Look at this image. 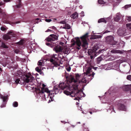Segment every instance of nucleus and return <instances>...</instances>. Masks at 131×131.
<instances>
[{
	"instance_id": "obj_3",
	"label": "nucleus",
	"mask_w": 131,
	"mask_h": 131,
	"mask_svg": "<svg viewBox=\"0 0 131 131\" xmlns=\"http://www.w3.org/2000/svg\"><path fill=\"white\" fill-rule=\"evenodd\" d=\"M87 65L89 67L88 68L86 71V74L88 76H92L93 78L95 73L94 72H93L92 69H93L95 70H96L97 68L93 67L94 64L93 61L92 60H89L87 61Z\"/></svg>"
},
{
	"instance_id": "obj_47",
	"label": "nucleus",
	"mask_w": 131,
	"mask_h": 131,
	"mask_svg": "<svg viewBox=\"0 0 131 131\" xmlns=\"http://www.w3.org/2000/svg\"><path fill=\"white\" fill-rule=\"evenodd\" d=\"M42 88H44L46 86V85L44 84H42Z\"/></svg>"
},
{
	"instance_id": "obj_10",
	"label": "nucleus",
	"mask_w": 131,
	"mask_h": 131,
	"mask_svg": "<svg viewBox=\"0 0 131 131\" xmlns=\"http://www.w3.org/2000/svg\"><path fill=\"white\" fill-rule=\"evenodd\" d=\"M62 47L59 45L56 46L53 49V50L57 53L62 52Z\"/></svg>"
},
{
	"instance_id": "obj_56",
	"label": "nucleus",
	"mask_w": 131,
	"mask_h": 131,
	"mask_svg": "<svg viewBox=\"0 0 131 131\" xmlns=\"http://www.w3.org/2000/svg\"><path fill=\"white\" fill-rule=\"evenodd\" d=\"M50 102V100L48 101V103H49Z\"/></svg>"
},
{
	"instance_id": "obj_62",
	"label": "nucleus",
	"mask_w": 131,
	"mask_h": 131,
	"mask_svg": "<svg viewBox=\"0 0 131 131\" xmlns=\"http://www.w3.org/2000/svg\"><path fill=\"white\" fill-rule=\"evenodd\" d=\"M60 63L61 64H62V63H61L60 62Z\"/></svg>"
},
{
	"instance_id": "obj_25",
	"label": "nucleus",
	"mask_w": 131,
	"mask_h": 131,
	"mask_svg": "<svg viewBox=\"0 0 131 131\" xmlns=\"http://www.w3.org/2000/svg\"><path fill=\"white\" fill-rule=\"evenodd\" d=\"M126 26L127 29H131V23L126 24Z\"/></svg>"
},
{
	"instance_id": "obj_41",
	"label": "nucleus",
	"mask_w": 131,
	"mask_h": 131,
	"mask_svg": "<svg viewBox=\"0 0 131 131\" xmlns=\"http://www.w3.org/2000/svg\"><path fill=\"white\" fill-rule=\"evenodd\" d=\"M50 61L52 63H53V62H54V60L53 59H50Z\"/></svg>"
},
{
	"instance_id": "obj_28",
	"label": "nucleus",
	"mask_w": 131,
	"mask_h": 131,
	"mask_svg": "<svg viewBox=\"0 0 131 131\" xmlns=\"http://www.w3.org/2000/svg\"><path fill=\"white\" fill-rule=\"evenodd\" d=\"M23 40H21L20 41L17 42V43L20 45H22L23 44Z\"/></svg>"
},
{
	"instance_id": "obj_18",
	"label": "nucleus",
	"mask_w": 131,
	"mask_h": 131,
	"mask_svg": "<svg viewBox=\"0 0 131 131\" xmlns=\"http://www.w3.org/2000/svg\"><path fill=\"white\" fill-rule=\"evenodd\" d=\"M0 98L3 100V102H5L7 98V96H3L1 94H0Z\"/></svg>"
},
{
	"instance_id": "obj_46",
	"label": "nucleus",
	"mask_w": 131,
	"mask_h": 131,
	"mask_svg": "<svg viewBox=\"0 0 131 131\" xmlns=\"http://www.w3.org/2000/svg\"><path fill=\"white\" fill-rule=\"evenodd\" d=\"M5 105L4 104H2L1 106V107H5Z\"/></svg>"
},
{
	"instance_id": "obj_16",
	"label": "nucleus",
	"mask_w": 131,
	"mask_h": 131,
	"mask_svg": "<svg viewBox=\"0 0 131 131\" xmlns=\"http://www.w3.org/2000/svg\"><path fill=\"white\" fill-rule=\"evenodd\" d=\"M102 37L101 35H93L92 36L91 38L92 39H94L97 38H100Z\"/></svg>"
},
{
	"instance_id": "obj_58",
	"label": "nucleus",
	"mask_w": 131,
	"mask_h": 131,
	"mask_svg": "<svg viewBox=\"0 0 131 131\" xmlns=\"http://www.w3.org/2000/svg\"><path fill=\"white\" fill-rule=\"evenodd\" d=\"M39 20V19L38 18H37L36 19V20Z\"/></svg>"
},
{
	"instance_id": "obj_50",
	"label": "nucleus",
	"mask_w": 131,
	"mask_h": 131,
	"mask_svg": "<svg viewBox=\"0 0 131 131\" xmlns=\"http://www.w3.org/2000/svg\"><path fill=\"white\" fill-rule=\"evenodd\" d=\"M2 10L0 8V13H2Z\"/></svg>"
},
{
	"instance_id": "obj_14",
	"label": "nucleus",
	"mask_w": 131,
	"mask_h": 131,
	"mask_svg": "<svg viewBox=\"0 0 131 131\" xmlns=\"http://www.w3.org/2000/svg\"><path fill=\"white\" fill-rule=\"evenodd\" d=\"M124 50H116L115 49H113L111 50V52L113 53H119L120 54H122L124 53Z\"/></svg>"
},
{
	"instance_id": "obj_11",
	"label": "nucleus",
	"mask_w": 131,
	"mask_h": 131,
	"mask_svg": "<svg viewBox=\"0 0 131 131\" xmlns=\"http://www.w3.org/2000/svg\"><path fill=\"white\" fill-rule=\"evenodd\" d=\"M117 106L118 110H120L125 111L126 107L125 105L119 103L117 104Z\"/></svg>"
},
{
	"instance_id": "obj_27",
	"label": "nucleus",
	"mask_w": 131,
	"mask_h": 131,
	"mask_svg": "<svg viewBox=\"0 0 131 131\" xmlns=\"http://www.w3.org/2000/svg\"><path fill=\"white\" fill-rule=\"evenodd\" d=\"M98 2L99 4H103L105 3V2L103 0H98Z\"/></svg>"
},
{
	"instance_id": "obj_15",
	"label": "nucleus",
	"mask_w": 131,
	"mask_h": 131,
	"mask_svg": "<svg viewBox=\"0 0 131 131\" xmlns=\"http://www.w3.org/2000/svg\"><path fill=\"white\" fill-rule=\"evenodd\" d=\"M78 15L77 13L75 12L71 16V17L72 18L74 19L78 17Z\"/></svg>"
},
{
	"instance_id": "obj_38",
	"label": "nucleus",
	"mask_w": 131,
	"mask_h": 131,
	"mask_svg": "<svg viewBox=\"0 0 131 131\" xmlns=\"http://www.w3.org/2000/svg\"><path fill=\"white\" fill-rule=\"evenodd\" d=\"M49 28L54 30L56 29V27L54 26L51 27H50Z\"/></svg>"
},
{
	"instance_id": "obj_34",
	"label": "nucleus",
	"mask_w": 131,
	"mask_h": 131,
	"mask_svg": "<svg viewBox=\"0 0 131 131\" xmlns=\"http://www.w3.org/2000/svg\"><path fill=\"white\" fill-rule=\"evenodd\" d=\"M1 30L4 31L6 30V29L3 27H2L1 28Z\"/></svg>"
},
{
	"instance_id": "obj_26",
	"label": "nucleus",
	"mask_w": 131,
	"mask_h": 131,
	"mask_svg": "<svg viewBox=\"0 0 131 131\" xmlns=\"http://www.w3.org/2000/svg\"><path fill=\"white\" fill-rule=\"evenodd\" d=\"M1 46L2 47L4 48H8V47L3 42L2 43Z\"/></svg>"
},
{
	"instance_id": "obj_17",
	"label": "nucleus",
	"mask_w": 131,
	"mask_h": 131,
	"mask_svg": "<svg viewBox=\"0 0 131 131\" xmlns=\"http://www.w3.org/2000/svg\"><path fill=\"white\" fill-rule=\"evenodd\" d=\"M46 45H47L51 47H52L53 46V47L56 45L55 43L54 42H52L51 43H46Z\"/></svg>"
},
{
	"instance_id": "obj_22",
	"label": "nucleus",
	"mask_w": 131,
	"mask_h": 131,
	"mask_svg": "<svg viewBox=\"0 0 131 131\" xmlns=\"http://www.w3.org/2000/svg\"><path fill=\"white\" fill-rule=\"evenodd\" d=\"M38 65L40 66H43L44 63L42 62V61L41 60L38 62Z\"/></svg>"
},
{
	"instance_id": "obj_2",
	"label": "nucleus",
	"mask_w": 131,
	"mask_h": 131,
	"mask_svg": "<svg viewBox=\"0 0 131 131\" xmlns=\"http://www.w3.org/2000/svg\"><path fill=\"white\" fill-rule=\"evenodd\" d=\"M89 33L87 32L83 36L80 37L81 42L79 37H77L76 39V44L78 47L77 48L80 50L81 49V46L85 49H87L88 45L87 41V39L88 37Z\"/></svg>"
},
{
	"instance_id": "obj_53",
	"label": "nucleus",
	"mask_w": 131,
	"mask_h": 131,
	"mask_svg": "<svg viewBox=\"0 0 131 131\" xmlns=\"http://www.w3.org/2000/svg\"><path fill=\"white\" fill-rule=\"evenodd\" d=\"M2 71V70L1 68L0 67V71Z\"/></svg>"
},
{
	"instance_id": "obj_55",
	"label": "nucleus",
	"mask_w": 131,
	"mask_h": 131,
	"mask_svg": "<svg viewBox=\"0 0 131 131\" xmlns=\"http://www.w3.org/2000/svg\"><path fill=\"white\" fill-rule=\"evenodd\" d=\"M19 22H20L19 21L17 22L15 24H18V23H19Z\"/></svg>"
},
{
	"instance_id": "obj_59",
	"label": "nucleus",
	"mask_w": 131,
	"mask_h": 131,
	"mask_svg": "<svg viewBox=\"0 0 131 131\" xmlns=\"http://www.w3.org/2000/svg\"><path fill=\"white\" fill-rule=\"evenodd\" d=\"M78 103H77V102L76 103V104L77 105H78Z\"/></svg>"
},
{
	"instance_id": "obj_39",
	"label": "nucleus",
	"mask_w": 131,
	"mask_h": 131,
	"mask_svg": "<svg viewBox=\"0 0 131 131\" xmlns=\"http://www.w3.org/2000/svg\"><path fill=\"white\" fill-rule=\"evenodd\" d=\"M11 0H4V1L5 2H9L11 1Z\"/></svg>"
},
{
	"instance_id": "obj_45",
	"label": "nucleus",
	"mask_w": 131,
	"mask_h": 131,
	"mask_svg": "<svg viewBox=\"0 0 131 131\" xmlns=\"http://www.w3.org/2000/svg\"><path fill=\"white\" fill-rule=\"evenodd\" d=\"M59 44L60 45H63L64 44V43L63 42H60L59 43Z\"/></svg>"
},
{
	"instance_id": "obj_57",
	"label": "nucleus",
	"mask_w": 131,
	"mask_h": 131,
	"mask_svg": "<svg viewBox=\"0 0 131 131\" xmlns=\"http://www.w3.org/2000/svg\"><path fill=\"white\" fill-rule=\"evenodd\" d=\"M75 99L76 100H78V98H76Z\"/></svg>"
},
{
	"instance_id": "obj_4",
	"label": "nucleus",
	"mask_w": 131,
	"mask_h": 131,
	"mask_svg": "<svg viewBox=\"0 0 131 131\" xmlns=\"http://www.w3.org/2000/svg\"><path fill=\"white\" fill-rule=\"evenodd\" d=\"M36 89L37 92L38 93H44V92H45L47 93L48 94V95H52L51 96L50 95V97L51 98V101H53L51 97L53 94V91H51L52 93H51V92L48 90L47 88H37V89Z\"/></svg>"
},
{
	"instance_id": "obj_60",
	"label": "nucleus",
	"mask_w": 131,
	"mask_h": 131,
	"mask_svg": "<svg viewBox=\"0 0 131 131\" xmlns=\"http://www.w3.org/2000/svg\"><path fill=\"white\" fill-rule=\"evenodd\" d=\"M112 108H113V110H114V109H113V107H112Z\"/></svg>"
},
{
	"instance_id": "obj_33",
	"label": "nucleus",
	"mask_w": 131,
	"mask_h": 131,
	"mask_svg": "<svg viewBox=\"0 0 131 131\" xmlns=\"http://www.w3.org/2000/svg\"><path fill=\"white\" fill-rule=\"evenodd\" d=\"M127 79L131 81V75H128L127 76Z\"/></svg>"
},
{
	"instance_id": "obj_19",
	"label": "nucleus",
	"mask_w": 131,
	"mask_h": 131,
	"mask_svg": "<svg viewBox=\"0 0 131 131\" xmlns=\"http://www.w3.org/2000/svg\"><path fill=\"white\" fill-rule=\"evenodd\" d=\"M102 22L106 23V20L104 18H101L98 21V23H100Z\"/></svg>"
},
{
	"instance_id": "obj_1",
	"label": "nucleus",
	"mask_w": 131,
	"mask_h": 131,
	"mask_svg": "<svg viewBox=\"0 0 131 131\" xmlns=\"http://www.w3.org/2000/svg\"><path fill=\"white\" fill-rule=\"evenodd\" d=\"M75 75L76 80H75L73 77H72L71 79V81L74 82L75 83V84L69 87L68 85H64L63 83V85L62 86L61 84L62 83H61L59 85V87L63 90H64L67 88H68L69 89L68 90H69L70 92L65 90L63 92L64 94L66 95H70L72 97H74L75 95H78V94H79L80 91L78 89V83L80 84L83 82L82 81L79 80L80 75L78 73L75 74Z\"/></svg>"
},
{
	"instance_id": "obj_49",
	"label": "nucleus",
	"mask_w": 131,
	"mask_h": 131,
	"mask_svg": "<svg viewBox=\"0 0 131 131\" xmlns=\"http://www.w3.org/2000/svg\"><path fill=\"white\" fill-rule=\"evenodd\" d=\"M5 3H3L2 2L0 3V5H3Z\"/></svg>"
},
{
	"instance_id": "obj_8",
	"label": "nucleus",
	"mask_w": 131,
	"mask_h": 131,
	"mask_svg": "<svg viewBox=\"0 0 131 131\" xmlns=\"http://www.w3.org/2000/svg\"><path fill=\"white\" fill-rule=\"evenodd\" d=\"M58 35L55 34H51L47 37L45 40L48 42L54 41L58 40Z\"/></svg>"
},
{
	"instance_id": "obj_30",
	"label": "nucleus",
	"mask_w": 131,
	"mask_h": 131,
	"mask_svg": "<svg viewBox=\"0 0 131 131\" xmlns=\"http://www.w3.org/2000/svg\"><path fill=\"white\" fill-rule=\"evenodd\" d=\"M35 70L38 72H40L41 71V69H40L38 67H37Z\"/></svg>"
},
{
	"instance_id": "obj_52",
	"label": "nucleus",
	"mask_w": 131,
	"mask_h": 131,
	"mask_svg": "<svg viewBox=\"0 0 131 131\" xmlns=\"http://www.w3.org/2000/svg\"><path fill=\"white\" fill-rule=\"evenodd\" d=\"M90 112V114H92V112L90 111V112Z\"/></svg>"
},
{
	"instance_id": "obj_40",
	"label": "nucleus",
	"mask_w": 131,
	"mask_h": 131,
	"mask_svg": "<svg viewBox=\"0 0 131 131\" xmlns=\"http://www.w3.org/2000/svg\"><path fill=\"white\" fill-rule=\"evenodd\" d=\"M71 69V67H69L67 69V71H70Z\"/></svg>"
},
{
	"instance_id": "obj_5",
	"label": "nucleus",
	"mask_w": 131,
	"mask_h": 131,
	"mask_svg": "<svg viewBox=\"0 0 131 131\" xmlns=\"http://www.w3.org/2000/svg\"><path fill=\"white\" fill-rule=\"evenodd\" d=\"M98 47L97 46H95L93 47L92 49L89 50L88 51V53L89 55H91L90 56V58L91 59H92L93 58V56L92 55H93L94 54L95 55L98 52V53H100L101 51L100 49L98 51H97V50L99 49H98Z\"/></svg>"
},
{
	"instance_id": "obj_32",
	"label": "nucleus",
	"mask_w": 131,
	"mask_h": 131,
	"mask_svg": "<svg viewBox=\"0 0 131 131\" xmlns=\"http://www.w3.org/2000/svg\"><path fill=\"white\" fill-rule=\"evenodd\" d=\"M20 81V80L19 79H16L15 81V82H16V83L17 84H18L19 83V82ZM21 83V81H20V83Z\"/></svg>"
},
{
	"instance_id": "obj_61",
	"label": "nucleus",
	"mask_w": 131,
	"mask_h": 131,
	"mask_svg": "<svg viewBox=\"0 0 131 131\" xmlns=\"http://www.w3.org/2000/svg\"><path fill=\"white\" fill-rule=\"evenodd\" d=\"M53 57L55 56V55H54V54L53 55Z\"/></svg>"
},
{
	"instance_id": "obj_36",
	"label": "nucleus",
	"mask_w": 131,
	"mask_h": 131,
	"mask_svg": "<svg viewBox=\"0 0 131 131\" xmlns=\"http://www.w3.org/2000/svg\"><path fill=\"white\" fill-rule=\"evenodd\" d=\"M45 21L47 22H50L51 21V19H46Z\"/></svg>"
},
{
	"instance_id": "obj_7",
	"label": "nucleus",
	"mask_w": 131,
	"mask_h": 131,
	"mask_svg": "<svg viewBox=\"0 0 131 131\" xmlns=\"http://www.w3.org/2000/svg\"><path fill=\"white\" fill-rule=\"evenodd\" d=\"M106 42L110 45H116L117 43V41L114 40V37L111 36L107 37L106 38Z\"/></svg>"
},
{
	"instance_id": "obj_20",
	"label": "nucleus",
	"mask_w": 131,
	"mask_h": 131,
	"mask_svg": "<svg viewBox=\"0 0 131 131\" xmlns=\"http://www.w3.org/2000/svg\"><path fill=\"white\" fill-rule=\"evenodd\" d=\"M70 28V26L68 24H66L65 25H64L63 27V28L66 29H69Z\"/></svg>"
},
{
	"instance_id": "obj_9",
	"label": "nucleus",
	"mask_w": 131,
	"mask_h": 131,
	"mask_svg": "<svg viewBox=\"0 0 131 131\" xmlns=\"http://www.w3.org/2000/svg\"><path fill=\"white\" fill-rule=\"evenodd\" d=\"M15 35L13 31L11 30L8 32L7 35H4L3 36V38L4 40H7L10 38L11 36L14 37Z\"/></svg>"
},
{
	"instance_id": "obj_35",
	"label": "nucleus",
	"mask_w": 131,
	"mask_h": 131,
	"mask_svg": "<svg viewBox=\"0 0 131 131\" xmlns=\"http://www.w3.org/2000/svg\"><path fill=\"white\" fill-rule=\"evenodd\" d=\"M60 24H66V22L65 21L63 20V21H61L60 22Z\"/></svg>"
},
{
	"instance_id": "obj_42",
	"label": "nucleus",
	"mask_w": 131,
	"mask_h": 131,
	"mask_svg": "<svg viewBox=\"0 0 131 131\" xmlns=\"http://www.w3.org/2000/svg\"><path fill=\"white\" fill-rule=\"evenodd\" d=\"M129 7H130V5H126L125 6V7L126 8Z\"/></svg>"
},
{
	"instance_id": "obj_21",
	"label": "nucleus",
	"mask_w": 131,
	"mask_h": 131,
	"mask_svg": "<svg viewBox=\"0 0 131 131\" xmlns=\"http://www.w3.org/2000/svg\"><path fill=\"white\" fill-rule=\"evenodd\" d=\"M125 20L127 22L131 21V16H127L126 17Z\"/></svg>"
},
{
	"instance_id": "obj_44",
	"label": "nucleus",
	"mask_w": 131,
	"mask_h": 131,
	"mask_svg": "<svg viewBox=\"0 0 131 131\" xmlns=\"http://www.w3.org/2000/svg\"><path fill=\"white\" fill-rule=\"evenodd\" d=\"M52 30L50 29H48L46 31V32H51V31Z\"/></svg>"
},
{
	"instance_id": "obj_13",
	"label": "nucleus",
	"mask_w": 131,
	"mask_h": 131,
	"mask_svg": "<svg viewBox=\"0 0 131 131\" xmlns=\"http://www.w3.org/2000/svg\"><path fill=\"white\" fill-rule=\"evenodd\" d=\"M122 18V15L119 13H117L116 17L114 18V20L116 21H118Z\"/></svg>"
},
{
	"instance_id": "obj_23",
	"label": "nucleus",
	"mask_w": 131,
	"mask_h": 131,
	"mask_svg": "<svg viewBox=\"0 0 131 131\" xmlns=\"http://www.w3.org/2000/svg\"><path fill=\"white\" fill-rule=\"evenodd\" d=\"M18 1H19V4L16 6L17 8H20L21 6V0H18Z\"/></svg>"
},
{
	"instance_id": "obj_63",
	"label": "nucleus",
	"mask_w": 131,
	"mask_h": 131,
	"mask_svg": "<svg viewBox=\"0 0 131 131\" xmlns=\"http://www.w3.org/2000/svg\"><path fill=\"white\" fill-rule=\"evenodd\" d=\"M1 42V40H0V42Z\"/></svg>"
},
{
	"instance_id": "obj_48",
	"label": "nucleus",
	"mask_w": 131,
	"mask_h": 131,
	"mask_svg": "<svg viewBox=\"0 0 131 131\" xmlns=\"http://www.w3.org/2000/svg\"><path fill=\"white\" fill-rule=\"evenodd\" d=\"M61 122L64 124H65L66 123V122L64 121H61Z\"/></svg>"
},
{
	"instance_id": "obj_12",
	"label": "nucleus",
	"mask_w": 131,
	"mask_h": 131,
	"mask_svg": "<svg viewBox=\"0 0 131 131\" xmlns=\"http://www.w3.org/2000/svg\"><path fill=\"white\" fill-rule=\"evenodd\" d=\"M125 33V30L123 29H119L117 31L118 35L120 36L124 35Z\"/></svg>"
},
{
	"instance_id": "obj_37",
	"label": "nucleus",
	"mask_w": 131,
	"mask_h": 131,
	"mask_svg": "<svg viewBox=\"0 0 131 131\" xmlns=\"http://www.w3.org/2000/svg\"><path fill=\"white\" fill-rule=\"evenodd\" d=\"M19 52V50L18 49H16L15 50V52L17 54Z\"/></svg>"
},
{
	"instance_id": "obj_54",
	"label": "nucleus",
	"mask_w": 131,
	"mask_h": 131,
	"mask_svg": "<svg viewBox=\"0 0 131 131\" xmlns=\"http://www.w3.org/2000/svg\"><path fill=\"white\" fill-rule=\"evenodd\" d=\"M79 7H80V8L81 9V8H82V6H81V5H80V6H79Z\"/></svg>"
},
{
	"instance_id": "obj_29",
	"label": "nucleus",
	"mask_w": 131,
	"mask_h": 131,
	"mask_svg": "<svg viewBox=\"0 0 131 131\" xmlns=\"http://www.w3.org/2000/svg\"><path fill=\"white\" fill-rule=\"evenodd\" d=\"M53 64L54 66L56 67L60 65V64L57 62L55 61H54V62H53Z\"/></svg>"
},
{
	"instance_id": "obj_43",
	"label": "nucleus",
	"mask_w": 131,
	"mask_h": 131,
	"mask_svg": "<svg viewBox=\"0 0 131 131\" xmlns=\"http://www.w3.org/2000/svg\"><path fill=\"white\" fill-rule=\"evenodd\" d=\"M64 53L65 54H68L69 53H68V51H64Z\"/></svg>"
},
{
	"instance_id": "obj_24",
	"label": "nucleus",
	"mask_w": 131,
	"mask_h": 131,
	"mask_svg": "<svg viewBox=\"0 0 131 131\" xmlns=\"http://www.w3.org/2000/svg\"><path fill=\"white\" fill-rule=\"evenodd\" d=\"M13 105L14 107H16L18 106V102L16 101L14 102L13 103Z\"/></svg>"
},
{
	"instance_id": "obj_31",
	"label": "nucleus",
	"mask_w": 131,
	"mask_h": 131,
	"mask_svg": "<svg viewBox=\"0 0 131 131\" xmlns=\"http://www.w3.org/2000/svg\"><path fill=\"white\" fill-rule=\"evenodd\" d=\"M102 60V58L100 57L97 58V63H99L100 61Z\"/></svg>"
},
{
	"instance_id": "obj_51",
	"label": "nucleus",
	"mask_w": 131,
	"mask_h": 131,
	"mask_svg": "<svg viewBox=\"0 0 131 131\" xmlns=\"http://www.w3.org/2000/svg\"><path fill=\"white\" fill-rule=\"evenodd\" d=\"M61 54V53H59V54H58V56L60 58H61V57H60V55Z\"/></svg>"
},
{
	"instance_id": "obj_6",
	"label": "nucleus",
	"mask_w": 131,
	"mask_h": 131,
	"mask_svg": "<svg viewBox=\"0 0 131 131\" xmlns=\"http://www.w3.org/2000/svg\"><path fill=\"white\" fill-rule=\"evenodd\" d=\"M25 77L22 78L23 79V82L28 83L29 82H32V81L34 79V78L30 73H28L26 75Z\"/></svg>"
}]
</instances>
